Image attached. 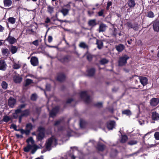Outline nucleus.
<instances>
[{
	"label": "nucleus",
	"instance_id": "20",
	"mask_svg": "<svg viewBox=\"0 0 159 159\" xmlns=\"http://www.w3.org/2000/svg\"><path fill=\"white\" fill-rule=\"evenodd\" d=\"M88 24L89 26L93 28L97 25V23L96 22V20L93 19L89 20L88 22Z\"/></svg>",
	"mask_w": 159,
	"mask_h": 159
},
{
	"label": "nucleus",
	"instance_id": "46",
	"mask_svg": "<svg viewBox=\"0 0 159 159\" xmlns=\"http://www.w3.org/2000/svg\"><path fill=\"white\" fill-rule=\"evenodd\" d=\"M47 10L49 13L52 14L53 11V8L50 6H48L47 7Z\"/></svg>",
	"mask_w": 159,
	"mask_h": 159
},
{
	"label": "nucleus",
	"instance_id": "30",
	"mask_svg": "<svg viewBox=\"0 0 159 159\" xmlns=\"http://www.w3.org/2000/svg\"><path fill=\"white\" fill-rule=\"evenodd\" d=\"M11 48L10 50L12 54H15L17 52L18 48L17 47L11 45Z\"/></svg>",
	"mask_w": 159,
	"mask_h": 159
},
{
	"label": "nucleus",
	"instance_id": "53",
	"mask_svg": "<svg viewBox=\"0 0 159 159\" xmlns=\"http://www.w3.org/2000/svg\"><path fill=\"white\" fill-rule=\"evenodd\" d=\"M112 4V2L111 1H108L107 4V6L106 8L107 10H108L110 6H111Z\"/></svg>",
	"mask_w": 159,
	"mask_h": 159
},
{
	"label": "nucleus",
	"instance_id": "33",
	"mask_svg": "<svg viewBox=\"0 0 159 159\" xmlns=\"http://www.w3.org/2000/svg\"><path fill=\"white\" fill-rule=\"evenodd\" d=\"M32 83H33L32 80L30 79H27L25 80V83L24 85V86L26 87H27Z\"/></svg>",
	"mask_w": 159,
	"mask_h": 159
},
{
	"label": "nucleus",
	"instance_id": "49",
	"mask_svg": "<svg viewBox=\"0 0 159 159\" xmlns=\"http://www.w3.org/2000/svg\"><path fill=\"white\" fill-rule=\"evenodd\" d=\"M93 55L89 53L88 54L87 56V60L90 62L93 59Z\"/></svg>",
	"mask_w": 159,
	"mask_h": 159
},
{
	"label": "nucleus",
	"instance_id": "38",
	"mask_svg": "<svg viewBox=\"0 0 159 159\" xmlns=\"http://www.w3.org/2000/svg\"><path fill=\"white\" fill-rule=\"evenodd\" d=\"M1 85L2 88L4 89H7L8 84L6 81H2Z\"/></svg>",
	"mask_w": 159,
	"mask_h": 159
},
{
	"label": "nucleus",
	"instance_id": "23",
	"mask_svg": "<svg viewBox=\"0 0 159 159\" xmlns=\"http://www.w3.org/2000/svg\"><path fill=\"white\" fill-rule=\"evenodd\" d=\"M26 104H23L19 105L18 107V108L15 110L16 114H19L22 112L21 109L25 107Z\"/></svg>",
	"mask_w": 159,
	"mask_h": 159
},
{
	"label": "nucleus",
	"instance_id": "45",
	"mask_svg": "<svg viewBox=\"0 0 159 159\" xmlns=\"http://www.w3.org/2000/svg\"><path fill=\"white\" fill-rule=\"evenodd\" d=\"M26 128L31 130L33 128V126L31 123H27L26 125Z\"/></svg>",
	"mask_w": 159,
	"mask_h": 159
},
{
	"label": "nucleus",
	"instance_id": "62",
	"mask_svg": "<svg viewBox=\"0 0 159 159\" xmlns=\"http://www.w3.org/2000/svg\"><path fill=\"white\" fill-rule=\"evenodd\" d=\"M30 130L26 129L25 130V134L26 135H28L30 134Z\"/></svg>",
	"mask_w": 159,
	"mask_h": 159
},
{
	"label": "nucleus",
	"instance_id": "26",
	"mask_svg": "<svg viewBox=\"0 0 159 159\" xmlns=\"http://www.w3.org/2000/svg\"><path fill=\"white\" fill-rule=\"evenodd\" d=\"M96 44L97 45V48L99 49H101L103 47V43L101 40L96 39Z\"/></svg>",
	"mask_w": 159,
	"mask_h": 159
},
{
	"label": "nucleus",
	"instance_id": "19",
	"mask_svg": "<svg viewBox=\"0 0 159 159\" xmlns=\"http://www.w3.org/2000/svg\"><path fill=\"white\" fill-rule=\"evenodd\" d=\"M106 25L103 23L100 24L99 27L98 29V31L99 33L105 32L106 29Z\"/></svg>",
	"mask_w": 159,
	"mask_h": 159
},
{
	"label": "nucleus",
	"instance_id": "47",
	"mask_svg": "<svg viewBox=\"0 0 159 159\" xmlns=\"http://www.w3.org/2000/svg\"><path fill=\"white\" fill-rule=\"evenodd\" d=\"M84 101L87 104H89L90 102V96L89 95H88L87 97H86L84 99Z\"/></svg>",
	"mask_w": 159,
	"mask_h": 159
},
{
	"label": "nucleus",
	"instance_id": "60",
	"mask_svg": "<svg viewBox=\"0 0 159 159\" xmlns=\"http://www.w3.org/2000/svg\"><path fill=\"white\" fill-rule=\"evenodd\" d=\"M23 117L22 115L21 114L19 116V123H21L22 117Z\"/></svg>",
	"mask_w": 159,
	"mask_h": 159
},
{
	"label": "nucleus",
	"instance_id": "1",
	"mask_svg": "<svg viewBox=\"0 0 159 159\" xmlns=\"http://www.w3.org/2000/svg\"><path fill=\"white\" fill-rule=\"evenodd\" d=\"M27 143V145L23 149V151L26 152H29L31 150L30 153L31 154H34L38 149L40 148V147L35 144L34 141L32 137H30L27 139L26 141Z\"/></svg>",
	"mask_w": 159,
	"mask_h": 159
},
{
	"label": "nucleus",
	"instance_id": "22",
	"mask_svg": "<svg viewBox=\"0 0 159 159\" xmlns=\"http://www.w3.org/2000/svg\"><path fill=\"white\" fill-rule=\"evenodd\" d=\"M22 77L17 75H15L13 77L14 82L16 84L20 83L22 81Z\"/></svg>",
	"mask_w": 159,
	"mask_h": 159
},
{
	"label": "nucleus",
	"instance_id": "58",
	"mask_svg": "<svg viewBox=\"0 0 159 159\" xmlns=\"http://www.w3.org/2000/svg\"><path fill=\"white\" fill-rule=\"evenodd\" d=\"M52 37L51 36H49L48 38V41L49 43H51L52 41Z\"/></svg>",
	"mask_w": 159,
	"mask_h": 159
},
{
	"label": "nucleus",
	"instance_id": "37",
	"mask_svg": "<svg viewBox=\"0 0 159 159\" xmlns=\"http://www.w3.org/2000/svg\"><path fill=\"white\" fill-rule=\"evenodd\" d=\"M122 114L125 115L127 116H130L131 115V112L130 111L129 109L125 110L122 111Z\"/></svg>",
	"mask_w": 159,
	"mask_h": 159
},
{
	"label": "nucleus",
	"instance_id": "21",
	"mask_svg": "<svg viewBox=\"0 0 159 159\" xmlns=\"http://www.w3.org/2000/svg\"><path fill=\"white\" fill-rule=\"evenodd\" d=\"M7 64L3 60L0 61V70L4 71L6 69Z\"/></svg>",
	"mask_w": 159,
	"mask_h": 159
},
{
	"label": "nucleus",
	"instance_id": "15",
	"mask_svg": "<svg viewBox=\"0 0 159 159\" xmlns=\"http://www.w3.org/2000/svg\"><path fill=\"white\" fill-rule=\"evenodd\" d=\"M153 28L154 30L156 32L159 31V21L156 20L154 21L153 24Z\"/></svg>",
	"mask_w": 159,
	"mask_h": 159
},
{
	"label": "nucleus",
	"instance_id": "48",
	"mask_svg": "<svg viewBox=\"0 0 159 159\" xmlns=\"http://www.w3.org/2000/svg\"><path fill=\"white\" fill-rule=\"evenodd\" d=\"M37 99V95L36 94L34 93L33 94L30 98V99L31 100L33 101H35Z\"/></svg>",
	"mask_w": 159,
	"mask_h": 159
},
{
	"label": "nucleus",
	"instance_id": "9",
	"mask_svg": "<svg viewBox=\"0 0 159 159\" xmlns=\"http://www.w3.org/2000/svg\"><path fill=\"white\" fill-rule=\"evenodd\" d=\"M136 5L135 0H128L126 4V5H128L129 7L127 9L128 11L130 10V9H133Z\"/></svg>",
	"mask_w": 159,
	"mask_h": 159
},
{
	"label": "nucleus",
	"instance_id": "35",
	"mask_svg": "<svg viewBox=\"0 0 159 159\" xmlns=\"http://www.w3.org/2000/svg\"><path fill=\"white\" fill-rule=\"evenodd\" d=\"M79 46L80 47L84 49L87 48L88 49V46L85 43L83 42H81L79 45Z\"/></svg>",
	"mask_w": 159,
	"mask_h": 159
},
{
	"label": "nucleus",
	"instance_id": "4",
	"mask_svg": "<svg viewBox=\"0 0 159 159\" xmlns=\"http://www.w3.org/2000/svg\"><path fill=\"white\" fill-rule=\"evenodd\" d=\"M53 141H54L55 143H57V140L55 138L51 137L48 139L45 143L46 148L47 150L49 151L51 149V146Z\"/></svg>",
	"mask_w": 159,
	"mask_h": 159
},
{
	"label": "nucleus",
	"instance_id": "14",
	"mask_svg": "<svg viewBox=\"0 0 159 159\" xmlns=\"http://www.w3.org/2000/svg\"><path fill=\"white\" fill-rule=\"evenodd\" d=\"M139 79L141 84L143 86L146 85L148 83V78L144 76H139Z\"/></svg>",
	"mask_w": 159,
	"mask_h": 159
},
{
	"label": "nucleus",
	"instance_id": "27",
	"mask_svg": "<svg viewBox=\"0 0 159 159\" xmlns=\"http://www.w3.org/2000/svg\"><path fill=\"white\" fill-rule=\"evenodd\" d=\"M21 114L23 117H27L30 115V112L29 109H26L22 111Z\"/></svg>",
	"mask_w": 159,
	"mask_h": 159
},
{
	"label": "nucleus",
	"instance_id": "31",
	"mask_svg": "<svg viewBox=\"0 0 159 159\" xmlns=\"http://www.w3.org/2000/svg\"><path fill=\"white\" fill-rule=\"evenodd\" d=\"M127 139L128 137L126 135H122L120 142L122 143H124L126 142Z\"/></svg>",
	"mask_w": 159,
	"mask_h": 159
},
{
	"label": "nucleus",
	"instance_id": "61",
	"mask_svg": "<svg viewBox=\"0 0 159 159\" xmlns=\"http://www.w3.org/2000/svg\"><path fill=\"white\" fill-rule=\"evenodd\" d=\"M73 101V99L72 98H69L66 101V103H70L72 102Z\"/></svg>",
	"mask_w": 159,
	"mask_h": 159
},
{
	"label": "nucleus",
	"instance_id": "51",
	"mask_svg": "<svg viewBox=\"0 0 159 159\" xmlns=\"http://www.w3.org/2000/svg\"><path fill=\"white\" fill-rule=\"evenodd\" d=\"M137 141L136 140H131L129 141L128 143L129 145H133L136 144L137 143Z\"/></svg>",
	"mask_w": 159,
	"mask_h": 159
},
{
	"label": "nucleus",
	"instance_id": "6",
	"mask_svg": "<svg viewBox=\"0 0 159 159\" xmlns=\"http://www.w3.org/2000/svg\"><path fill=\"white\" fill-rule=\"evenodd\" d=\"M4 41L8 42L9 44L12 45L17 42V39L12 36L11 35V33L10 32L7 37L5 40Z\"/></svg>",
	"mask_w": 159,
	"mask_h": 159
},
{
	"label": "nucleus",
	"instance_id": "25",
	"mask_svg": "<svg viewBox=\"0 0 159 159\" xmlns=\"http://www.w3.org/2000/svg\"><path fill=\"white\" fill-rule=\"evenodd\" d=\"M152 119L154 120H159V114L156 111L152 112Z\"/></svg>",
	"mask_w": 159,
	"mask_h": 159
},
{
	"label": "nucleus",
	"instance_id": "13",
	"mask_svg": "<svg viewBox=\"0 0 159 159\" xmlns=\"http://www.w3.org/2000/svg\"><path fill=\"white\" fill-rule=\"evenodd\" d=\"M31 64L34 66H37L39 62L38 58L35 57H32L30 60Z\"/></svg>",
	"mask_w": 159,
	"mask_h": 159
},
{
	"label": "nucleus",
	"instance_id": "43",
	"mask_svg": "<svg viewBox=\"0 0 159 159\" xmlns=\"http://www.w3.org/2000/svg\"><path fill=\"white\" fill-rule=\"evenodd\" d=\"M35 113L39 116L40 114L41 111V108L40 107H37L35 109Z\"/></svg>",
	"mask_w": 159,
	"mask_h": 159
},
{
	"label": "nucleus",
	"instance_id": "56",
	"mask_svg": "<svg viewBox=\"0 0 159 159\" xmlns=\"http://www.w3.org/2000/svg\"><path fill=\"white\" fill-rule=\"evenodd\" d=\"M46 89L47 91H49L51 89V85L49 84H47L46 85Z\"/></svg>",
	"mask_w": 159,
	"mask_h": 159
},
{
	"label": "nucleus",
	"instance_id": "39",
	"mask_svg": "<svg viewBox=\"0 0 159 159\" xmlns=\"http://www.w3.org/2000/svg\"><path fill=\"white\" fill-rule=\"evenodd\" d=\"M108 62V60L105 58H102L99 61L100 63L102 65H104L105 64H107Z\"/></svg>",
	"mask_w": 159,
	"mask_h": 159
},
{
	"label": "nucleus",
	"instance_id": "63",
	"mask_svg": "<svg viewBox=\"0 0 159 159\" xmlns=\"http://www.w3.org/2000/svg\"><path fill=\"white\" fill-rule=\"evenodd\" d=\"M50 22V18L49 17H47L46 20L45 21V23H49Z\"/></svg>",
	"mask_w": 159,
	"mask_h": 159
},
{
	"label": "nucleus",
	"instance_id": "50",
	"mask_svg": "<svg viewBox=\"0 0 159 159\" xmlns=\"http://www.w3.org/2000/svg\"><path fill=\"white\" fill-rule=\"evenodd\" d=\"M154 135L155 138L156 140H159V132H156Z\"/></svg>",
	"mask_w": 159,
	"mask_h": 159
},
{
	"label": "nucleus",
	"instance_id": "8",
	"mask_svg": "<svg viewBox=\"0 0 159 159\" xmlns=\"http://www.w3.org/2000/svg\"><path fill=\"white\" fill-rule=\"evenodd\" d=\"M66 78V76L64 73L59 72L57 74L56 80L59 82H63L65 80Z\"/></svg>",
	"mask_w": 159,
	"mask_h": 159
},
{
	"label": "nucleus",
	"instance_id": "32",
	"mask_svg": "<svg viewBox=\"0 0 159 159\" xmlns=\"http://www.w3.org/2000/svg\"><path fill=\"white\" fill-rule=\"evenodd\" d=\"M69 10L66 8H62L60 11L64 16H66L68 13Z\"/></svg>",
	"mask_w": 159,
	"mask_h": 159
},
{
	"label": "nucleus",
	"instance_id": "52",
	"mask_svg": "<svg viewBox=\"0 0 159 159\" xmlns=\"http://www.w3.org/2000/svg\"><path fill=\"white\" fill-rule=\"evenodd\" d=\"M20 67V65L15 63L13 66V68L14 69H18Z\"/></svg>",
	"mask_w": 159,
	"mask_h": 159
},
{
	"label": "nucleus",
	"instance_id": "40",
	"mask_svg": "<svg viewBox=\"0 0 159 159\" xmlns=\"http://www.w3.org/2000/svg\"><path fill=\"white\" fill-rule=\"evenodd\" d=\"M16 20V19L13 17H10L8 19V22L12 24L15 23Z\"/></svg>",
	"mask_w": 159,
	"mask_h": 159
},
{
	"label": "nucleus",
	"instance_id": "34",
	"mask_svg": "<svg viewBox=\"0 0 159 159\" xmlns=\"http://www.w3.org/2000/svg\"><path fill=\"white\" fill-rule=\"evenodd\" d=\"M80 97L82 99H84L88 95L87 94V92L86 91H82L80 93Z\"/></svg>",
	"mask_w": 159,
	"mask_h": 159
},
{
	"label": "nucleus",
	"instance_id": "36",
	"mask_svg": "<svg viewBox=\"0 0 159 159\" xmlns=\"http://www.w3.org/2000/svg\"><path fill=\"white\" fill-rule=\"evenodd\" d=\"M105 10L104 9H102L100 11H98V15L99 16H102L103 17H104L105 16L104 12Z\"/></svg>",
	"mask_w": 159,
	"mask_h": 159
},
{
	"label": "nucleus",
	"instance_id": "41",
	"mask_svg": "<svg viewBox=\"0 0 159 159\" xmlns=\"http://www.w3.org/2000/svg\"><path fill=\"white\" fill-rule=\"evenodd\" d=\"M147 16L149 18H153L154 17L155 15L152 11H150L148 12Z\"/></svg>",
	"mask_w": 159,
	"mask_h": 159
},
{
	"label": "nucleus",
	"instance_id": "57",
	"mask_svg": "<svg viewBox=\"0 0 159 159\" xmlns=\"http://www.w3.org/2000/svg\"><path fill=\"white\" fill-rule=\"evenodd\" d=\"M11 128H13L14 129V130L16 131L17 129V126L16 125H15L14 124H12L11 125Z\"/></svg>",
	"mask_w": 159,
	"mask_h": 159
},
{
	"label": "nucleus",
	"instance_id": "42",
	"mask_svg": "<svg viewBox=\"0 0 159 159\" xmlns=\"http://www.w3.org/2000/svg\"><path fill=\"white\" fill-rule=\"evenodd\" d=\"M11 120L10 117L7 115L4 116H3L2 120L5 122H7Z\"/></svg>",
	"mask_w": 159,
	"mask_h": 159
},
{
	"label": "nucleus",
	"instance_id": "5",
	"mask_svg": "<svg viewBox=\"0 0 159 159\" xmlns=\"http://www.w3.org/2000/svg\"><path fill=\"white\" fill-rule=\"evenodd\" d=\"M58 60L63 64L68 63L71 60V57L69 55H66L61 58L58 57Z\"/></svg>",
	"mask_w": 159,
	"mask_h": 159
},
{
	"label": "nucleus",
	"instance_id": "54",
	"mask_svg": "<svg viewBox=\"0 0 159 159\" xmlns=\"http://www.w3.org/2000/svg\"><path fill=\"white\" fill-rule=\"evenodd\" d=\"M94 106L96 107H102V103L99 102H98L96 103H95L94 104Z\"/></svg>",
	"mask_w": 159,
	"mask_h": 159
},
{
	"label": "nucleus",
	"instance_id": "55",
	"mask_svg": "<svg viewBox=\"0 0 159 159\" xmlns=\"http://www.w3.org/2000/svg\"><path fill=\"white\" fill-rule=\"evenodd\" d=\"M32 43L36 46H38L39 45V40L38 39L36 40H35L32 42Z\"/></svg>",
	"mask_w": 159,
	"mask_h": 159
},
{
	"label": "nucleus",
	"instance_id": "10",
	"mask_svg": "<svg viewBox=\"0 0 159 159\" xmlns=\"http://www.w3.org/2000/svg\"><path fill=\"white\" fill-rule=\"evenodd\" d=\"M16 102V99L12 97H10L8 99V105L11 108H13Z\"/></svg>",
	"mask_w": 159,
	"mask_h": 159
},
{
	"label": "nucleus",
	"instance_id": "44",
	"mask_svg": "<svg viewBox=\"0 0 159 159\" xmlns=\"http://www.w3.org/2000/svg\"><path fill=\"white\" fill-rule=\"evenodd\" d=\"M63 119H60L57 120L55 121L54 122V123L53 124L54 126H57L59 125L62 121Z\"/></svg>",
	"mask_w": 159,
	"mask_h": 159
},
{
	"label": "nucleus",
	"instance_id": "11",
	"mask_svg": "<svg viewBox=\"0 0 159 159\" xmlns=\"http://www.w3.org/2000/svg\"><path fill=\"white\" fill-rule=\"evenodd\" d=\"M116 122L114 120H109L106 123V126L109 130H112L115 128Z\"/></svg>",
	"mask_w": 159,
	"mask_h": 159
},
{
	"label": "nucleus",
	"instance_id": "17",
	"mask_svg": "<svg viewBox=\"0 0 159 159\" xmlns=\"http://www.w3.org/2000/svg\"><path fill=\"white\" fill-rule=\"evenodd\" d=\"M159 102V100L158 98H153L150 101V105L152 106H156Z\"/></svg>",
	"mask_w": 159,
	"mask_h": 159
},
{
	"label": "nucleus",
	"instance_id": "3",
	"mask_svg": "<svg viewBox=\"0 0 159 159\" xmlns=\"http://www.w3.org/2000/svg\"><path fill=\"white\" fill-rule=\"evenodd\" d=\"M129 58V57L127 55H124L122 56L119 57L118 61V65L119 66H125L127 63V61Z\"/></svg>",
	"mask_w": 159,
	"mask_h": 159
},
{
	"label": "nucleus",
	"instance_id": "29",
	"mask_svg": "<svg viewBox=\"0 0 159 159\" xmlns=\"http://www.w3.org/2000/svg\"><path fill=\"white\" fill-rule=\"evenodd\" d=\"M3 3L5 7H10L12 4L11 0H4Z\"/></svg>",
	"mask_w": 159,
	"mask_h": 159
},
{
	"label": "nucleus",
	"instance_id": "59",
	"mask_svg": "<svg viewBox=\"0 0 159 159\" xmlns=\"http://www.w3.org/2000/svg\"><path fill=\"white\" fill-rule=\"evenodd\" d=\"M87 13L90 16H91L94 14V12L93 11H88Z\"/></svg>",
	"mask_w": 159,
	"mask_h": 159
},
{
	"label": "nucleus",
	"instance_id": "24",
	"mask_svg": "<svg viewBox=\"0 0 159 159\" xmlns=\"http://www.w3.org/2000/svg\"><path fill=\"white\" fill-rule=\"evenodd\" d=\"M95 69L94 68H92L87 70L88 75L90 77L93 76L95 72Z\"/></svg>",
	"mask_w": 159,
	"mask_h": 159
},
{
	"label": "nucleus",
	"instance_id": "2",
	"mask_svg": "<svg viewBox=\"0 0 159 159\" xmlns=\"http://www.w3.org/2000/svg\"><path fill=\"white\" fill-rule=\"evenodd\" d=\"M37 131L39 133L37 135L36 139L38 141H41L45 137V128L44 127L39 126L38 128Z\"/></svg>",
	"mask_w": 159,
	"mask_h": 159
},
{
	"label": "nucleus",
	"instance_id": "28",
	"mask_svg": "<svg viewBox=\"0 0 159 159\" xmlns=\"http://www.w3.org/2000/svg\"><path fill=\"white\" fill-rule=\"evenodd\" d=\"M2 54L3 56H8L10 54V52L7 48H2Z\"/></svg>",
	"mask_w": 159,
	"mask_h": 159
},
{
	"label": "nucleus",
	"instance_id": "16",
	"mask_svg": "<svg viewBox=\"0 0 159 159\" xmlns=\"http://www.w3.org/2000/svg\"><path fill=\"white\" fill-rule=\"evenodd\" d=\"M106 146L103 144L101 143H98L96 147V149L99 151L103 152L105 150Z\"/></svg>",
	"mask_w": 159,
	"mask_h": 159
},
{
	"label": "nucleus",
	"instance_id": "18",
	"mask_svg": "<svg viewBox=\"0 0 159 159\" xmlns=\"http://www.w3.org/2000/svg\"><path fill=\"white\" fill-rule=\"evenodd\" d=\"M116 50L119 52H122L125 48V46L123 44H120L115 46Z\"/></svg>",
	"mask_w": 159,
	"mask_h": 159
},
{
	"label": "nucleus",
	"instance_id": "64",
	"mask_svg": "<svg viewBox=\"0 0 159 159\" xmlns=\"http://www.w3.org/2000/svg\"><path fill=\"white\" fill-rule=\"evenodd\" d=\"M18 114H16L15 112L13 113V116L14 119H17V118L18 117Z\"/></svg>",
	"mask_w": 159,
	"mask_h": 159
},
{
	"label": "nucleus",
	"instance_id": "12",
	"mask_svg": "<svg viewBox=\"0 0 159 159\" xmlns=\"http://www.w3.org/2000/svg\"><path fill=\"white\" fill-rule=\"evenodd\" d=\"M59 107L58 106H56L53 108L49 113L50 117L52 118L54 117L59 111Z\"/></svg>",
	"mask_w": 159,
	"mask_h": 159
},
{
	"label": "nucleus",
	"instance_id": "7",
	"mask_svg": "<svg viewBox=\"0 0 159 159\" xmlns=\"http://www.w3.org/2000/svg\"><path fill=\"white\" fill-rule=\"evenodd\" d=\"M125 25H126L129 29H133L135 31H138L139 30L138 24L137 23H135L134 25L131 22H127L126 23Z\"/></svg>",
	"mask_w": 159,
	"mask_h": 159
}]
</instances>
